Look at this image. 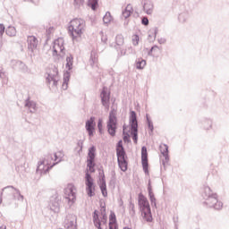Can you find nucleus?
<instances>
[{"instance_id":"54","label":"nucleus","mask_w":229,"mask_h":229,"mask_svg":"<svg viewBox=\"0 0 229 229\" xmlns=\"http://www.w3.org/2000/svg\"><path fill=\"white\" fill-rule=\"evenodd\" d=\"M56 160H58V155L55 154V162H56Z\"/></svg>"},{"instance_id":"36","label":"nucleus","mask_w":229,"mask_h":229,"mask_svg":"<svg viewBox=\"0 0 229 229\" xmlns=\"http://www.w3.org/2000/svg\"><path fill=\"white\" fill-rule=\"evenodd\" d=\"M112 21V14H110V12H106L105 16L103 17V22L104 24H108Z\"/></svg>"},{"instance_id":"4","label":"nucleus","mask_w":229,"mask_h":229,"mask_svg":"<svg viewBox=\"0 0 229 229\" xmlns=\"http://www.w3.org/2000/svg\"><path fill=\"white\" fill-rule=\"evenodd\" d=\"M129 123L132 140L134 144H137L139 140V121L137 120V113L135 111L130 112Z\"/></svg>"},{"instance_id":"23","label":"nucleus","mask_w":229,"mask_h":229,"mask_svg":"<svg viewBox=\"0 0 229 229\" xmlns=\"http://www.w3.org/2000/svg\"><path fill=\"white\" fill-rule=\"evenodd\" d=\"M153 2L147 0L143 4V10L147 13V15H151L153 13Z\"/></svg>"},{"instance_id":"14","label":"nucleus","mask_w":229,"mask_h":229,"mask_svg":"<svg viewBox=\"0 0 229 229\" xmlns=\"http://www.w3.org/2000/svg\"><path fill=\"white\" fill-rule=\"evenodd\" d=\"M138 203L141 213L149 212V210H151L148 199L145 198V196L142 193L139 194Z\"/></svg>"},{"instance_id":"26","label":"nucleus","mask_w":229,"mask_h":229,"mask_svg":"<svg viewBox=\"0 0 229 229\" xmlns=\"http://www.w3.org/2000/svg\"><path fill=\"white\" fill-rule=\"evenodd\" d=\"M146 67V60H144L142 57L138 58L136 60V69L142 70Z\"/></svg>"},{"instance_id":"47","label":"nucleus","mask_w":229,"mask_h":229,"mask_svg":"<svg viewBox=\"0 0 229 229\" xmlns=\"http://www.w3.org/2000/svg\"><path fill=\"white\" fill-rule=\"evenodd\" d=\"M130 208H131V214H135V204L131 203Z\"/></svg>"},{"instance_id":"33","label":"nucleus","mask_w":229,"mask_h":229,"mask_svg":"<svg viewBox=\"0 0 229 229\" xmlns=\"http://www.w3.org/2000/svg\"><path fill=\"white\" fill-rule=\"evenodd\" d=\"M73 57L72 55H70V56L66 57V68L68 69V71H71L72 69V61Z\"/></svg>"},{"instance_id":"49","label":"nucleus","mask_w":229,"mask_h":229,"mask_svg":"<svg viewBox=\"0 0 229 229\" xmlns=\"http://www.w3.org/2000/svg\"><path fill=\"white\" fill-rule=\"evenodd\" d=\"M74 4L76 6H81V4H83V0H74Z\"/></svg>"},{"instance_id":"25","label":"nucleus","mask_w":229,"mask_h":229,"mask_svg":"<svg viewBox=\"0 0 229 229\" xmlns=\"http://www.w3.org/2000/svg\"><path fill=\"white\" fill-rule=\"evenodd\" d=\"M124 46V37L123 34H118L115 38V45L114 48L116 47H123Z\"/></svg>"},{"instance_id":"45","label":"nucleus","mask_w":229,"mask_h":229,"mask_svg":"<svg viewBox=\"0 0 229 229\" xmlns=\"http://www.w3.org/2000/svg\"><path fill=\"white\" fill-rule=\"evenodd\" d=\"M4 25L0 23V37L4 34Z\"/></svg>"},{"instance_id":"20","label":"nucleus","mask_w":229,"mask_h":229,"mask_svg":"<svg viewBox=\"0 0 229 229\" xmlns=\"http://www.w3.org/2000/svg\"><path fill=\"white\" fill-rule=\"evenodd\" d=\"M24 106L25 108H29L30 114H35V112H37V103H35L33 100H30V98L25 100Z\"/></svg>"},{"instance_id":"64","label":"nucleus","mask_w":229,"mask_h":229,"mask_svg":"<svg viewBox=\"0 0 229 229\" xmlns=\"http://www.w3.org/2000/svg\"><path fill=\"white\" fill-rule=\"evenodd\" d=\"M22 66L24 67V69H26V65L25 64H22Z\"/></svg>"},{"instance_id":"21","label":"nucleus","mask_w":229,"mask_h":229,"mask_svg":"<svg viewBox=\"0 0 229 229\" xmlns=\"http://www.w3.org/2000/svg\"><path fill=\"white\" fill-rule=\"evenodd\" d=\"M148 197H149L151 205H154V207H157V199L155 198V193H153V188L151 187V180H148Z\"/></svg>"},{"instance_id":"37","label":"nucleus","mask_w":229,"mask_h":229,"mask_svg":"<svg viewBox=\"0 0 229 229\" xmlns=\"http://www.w3.org/2000/svg\"><path fill=\"white\" fill-rule=\"evenodd\" d=\"M116 51H120L118 53L119 56H126V49L123 48V47H115Z\"/></svg>"},{"instance_id":"27","label":"nucleus","mask_w":229,"mask_h":229,"mask_svg":"<svg viewBox=\"0 0 229 229\" xmlns=\"http://www.w3.org/2000/svg\"><path fill=\"white\" fill-rule=\"evenodd\" d=\"M88 6H90L93 12H96L99 6V0H89Z\"/></svg>"},{"instance_id":"63","label":"nucleus","mask_w":229,"mask_h":229,"mask_svg":"<svg viewBox=\"0 0 229 229\" xmlns=\"http://www.w3.org/2000/svg\"><path fill=\"white\" fill-rule=\"evenodd\" d=\"M210 202H211V203H214V199H210Z\"/></svg>"},{"instance_id":"34","label":"nucleus","mask_w":229,"mask_h":229,"mask_svg":"<svg viewBox=\"0 0 229 229\" xmlns=\"http://www.w3.org/2000/svg\"><path fill=\"white\" fill-rule=\"evenodd\" d=\"M157 35H158V29L155 27L149 30L148 38L153 37V39L155 40V38H157Z\"/></svg>"},{"instance_id":"31","label":"nucleus","mask_w":229,"mask_h":229,"mask_svg":"<svg viewBox=\"0 0 229 229\" xmlns=\"http://www.w3.org/2000/svg\"><path fill=\"white\" fill-rule=\"evenodd\" d=\"M0 78L3 80V83H8V77L6 76V72L0 66Z\"/></svg>"},{"instance_id":"46","label":"nucleus","mask_w":229,"mask_h":229,"mask_svg":"<svg viewBox=\"0 0 229 229\" xmlns=\"http://www.w3.org/2000/svg\"><path fill=\"white\" fill-rule=\"evenodd\" d=\"M101 216H106V207L101 206Z\"/></svg>"},{"instance_id":"1","label":"nucleus","mask_w":229,"mask_h":229,"mask_svg":"<svg viewBox=\"0 0 229 229\" xmlns=\"http://www.w3.org/2000/svg\"><path fill=\"white\" fill-rule=\"evenodd\" d=\"M202 197L206 200L204 205H208L209 208H215V210H221L223 208V202L217 200V194L212 192L210 187H204Z\"/></svg>"},{"instance_id":"56","label":"nucleus","mask_w":229,"mask_h":229,"mask_svg":"<svg viewBox=\"0 0 229 229\" xmlns=\"http://www.w3.org/2000/svg\"><path fill=\"white\" fill-rule=\"evenodd\" d=\"M3 196H0V205H1V203H3Z\"/></svg>"},{"instance_id":"43","label":"nucleus","mask_w":229,"mask_h":229,"mask_svg":"<svg viewBox=\"0 0 229 229\" xmlns=\"http://www.w3.org/2000/svg\"><path fill=\"white\" fill-rule=\"evenodd\" d=\"M132 44H133V46H139V36L138 35H135L132 38Z\"/></svg>"},{"instance_id":"35","label":"nucleus","mask_w":229,"mask_h":229,"mask_svg":"<svg viewBox=\"0 0 229 229\" xmlns=\"http://www.w3.org/2000/svg\"><path fill=\"white\" fill-rule=\"evenodd\" d=\"M116 223H117V218L115 216V213L114 211H111L109 216V224L115 225Z\"/></svg>"},{"instance_id":"3","label":"nucleus","mask_w":229,"mask_h":229,"mask_svg":"<svg viewBox=\"0 0 229 229\" xmlns=\"http://www.w3.org/2000/svg\"><path fill=\"white\" fill-rule=\"evenodd\" d=\"M85 29V21L81 19H73L70 22L68 27V31L72 40H76L77 37H81L83 35V30Z\"/></svg>"},{"instance_id":"5","label":"nucleus","mask_w":229,"mask_h":229,"mask_svg":"<svg viewBox=\"0 0 229 229\" xmlns=\"http://www.w3.org/2000/svg\"><path fill=\"white\" fill-rule=\"evenodd\" d=\"M116 157L118 167L123 173H126L128 171V155H126V150L124 148L116 149Z\"/></svg>"},{"instance_id":"60","label":"nucleus","mask_w":229,"mask_h":229,"mask_svg":"<svg viewBox=\"0 0 229 229\" xmlns=\"http://www.w3.org/2000/svg\"><path fill=\"white\" fill-rule=\"evenodd\" d=\"M102 42H105V43H106V38H102Z\"/></svg>"},{"instance_id":"16","label":"nucleus","mask_w":229,"mask_h":229,"mask_svg":"<svg viewBox=\"0 0 229 229\" xmlns=\"http://www.w3.org/2000/svg\"><path fill=\"white\" fill-rule=\"evenodd\" d=\"M100 98L103 106H110V91H108V88L104 86L102 91L100 92Z\"/></svg>"},{"instance_id":"11","label":"nucleus","mask_w":229,"mask_h":229,"mask_svg":"<svg viewBox=\"0 0 229 229\" xmlns=\"http://www.w3.org/2000/svg\"><path fill=\"white\" fill-rule=\"evenodd\" d=\"M141 165L145 174H149V162L148 160V148L146 146L141 148Z\"/></svg>"},{"instance_id":"57","label":"nucleus","mask_w":229,"mask_h":229,"mask_svg":"<svg viewBox=\"0 0 229 229\" xmlns=\"http://www.w3.org/2000/svg\"><path fill=\"white\" fill-rule=\"evenodd\" d=\"M64 49H65V47H60V51H61V52H64Z\"/></svg>"},{"instance_id":"38","label":"nucleus","mask_w":229,"mask_h":229,"mask_svg":"<svg viewBox=\"0 0 229 229\" xmlns=\"http://www.w3.org/2000/svg\"><path fill=\"white\" fill-rule=\"evenodd\" d=\"M68 82H69V73H67V74L64 75V77L63 89H64V90H67Z\"/></svg>"},{"instance_id":"18","label":"nucleus","mask_w":229,"mask_h":229,"mask_svg":"<svg viewBox=\"0 0 229 229\" xmlns=\"http://www.w3.org/2000/svg\"><path fill=\"white\" fill-rule=\"evenodd\" d=\"M99 174V189L102 192V196H104V198H106V196H108V191H106V180L105 178V171L102 170V172H100Z\"/></svg>"},{"instance_id":"48","label":"nucleus","mask_w":229,"mask_h":229,"mask_svg":"<svg viewBox=\"0 0 229 229\" xmlns=\"http://www.w3.org/2000/svg\"><path fill=\"white\" fill-rule=\"evenodd\" d=\"M158 47L154 46L150 48V50L148 51V55L152 56L153 55V51H155V49H157Z\"/></svg>"},{"instance_id":"8","label":"nucleus","mask_w":229,"mask_h":229,"mask_svg":"<svg viewBox=\"0 0 229 229\" xmlns=\"http://www.w3.org/2000/svg\"><path fill=\"white\" fill-rule=\"evenodd\" d=\"M87 167L91 173H96V147L91 146L89 148Z\"/></svg>"},{"instance_id":"55","label":"nucleus","mask_w":229,"mask_h":229,"mask_svg":"<svg viewBox=\"0 0 229 229\" xmlns=\"http://www.w3.org/2000/svg\"><path fill=\"white\" fill-rule=\"evenodd\" d=\"M0 229H6V225H1Z\"/></svg>"},{"instance_id":"9","label":"nucleus","mask_w":229,"mask_h":229,"mask_svg":"<svg viewBox=\"0 0 229 229\" xmlns=\"http://www.w3.org/2000/svg\"><path fill=\"white\" fill-rule=\"evenodd\" d=\"M65 199H67L70 207L76 201V187L74 184H68L64 190Z\"/></svg>"},{"instance_id":"44","label":"nucleus","mask_w":229,"mask_h":229,"mask_svg":"<svg viewBox=\"0 0 229 229\" xmlns=\"http://www.w3.org/2000/svg\"><path fill=\"white\" fill-rule=\"evenodd\" d=\"M116 149H124V146H123V140H120L116 144Z\"/></svg>"},{"instance_id":"28","label":"nucleus","mask_w":229,"mask_h":229,"mask_svg":"<svg viewBox=\"0 0 229 229\" xmlns=\"http://www.w3.org/2000/svg\"><path fill=\"white\" fill-rule=\"evenodd\" d=\"M5 33L8 35V37H15V35H17V30L13 26H9L5 30Z\"/></svg>"},{"instance_id":"52","label":"nucleus","mask_w":229,"mask_h":229,"mask_svg":"<svg viewBox=\"0 0 229 229\" xmlns=\"http://www.w3.org/2000/svg\"><path fill=\"white\" fill-rule=\"evenodd\" d=\"M109 229H117V225H113L112 224H109Z\"/></svg>"},{"instance_id":"7","label":"nucleus","mask_w":229,"mask_h":229,"mask_svg":"<svg viewBox=\"0 0 229 229\" xmlns=\"http://www.w3.org/2000/svg\"><path fill=\"white\" fill-rule=\"evenodd\" d=\"M85 185L88 196L89 198L96 196V185L94 184V179L89 172L85 174Z\"/></svg>"},{"instance_id":"53","label":"nucleus","mask_w":229,"mask_h":229,"mask_svg":"<svg viewBox=\"0 0 229 229\" xmlns=\"http://www.w3.org/2000/svg\"><path fill=\"white\" fill-rule=\"evenodd\" d=\"M95 62H96V59L91 58L89 61L90 65H94Z\"/></svg>"},{"instance_id":"19","label":"nucleus","mask_w":229,"mask_h":229,"mask_svg":"<svg viewBox=\"0 0 229 229\" xmlns=\"http://www.w3.org/2000/svg\"><path fill=\"white\" fill-rule=\"evenodd\" d=\"M27 42L28 49L33 53V51H35L37 48V46H38V39H37L35 36H28Z\"/></svg>"},{"instance_id":"41","label":"nucleus","mask_w":229,"mask_h":229,"mask_svg":"<svg viewBox=\"0 0 229 229\" xmlns=\"http://www.w3.org/2000/svg\"><path fill=\"white\" fill-rule=\"evenodd\" d=\"M78 148H80V149L78 150V153L80 155V153H81V151H83V140H80L77 143Z\"/></svg>"},{"instance_id":"40","label":"nucleus","mask_w":229,"mask_h":229,"mask_svg":"<svg viewBox=\"0 0 229 229\" xmlns=\"http://www.w3.org/2000/svg\"><path fill=\"white\" fill-rule=\"evenodd\" d=\"M98 129L99 133H103V119L99 118L98 122Z\"/></svg>"},{"instance_id":"42","label":"nucleus","mask_w":229,"mask_h":229,"mask_svg":"<svg viewBox=\"0 0 229 229\" xmlns=\"http://www.w3.org/2000/svg\"><path fill=\"white\" fill-rule=\"evenodd\" d=\"M141 24L143 26H149V20L148 19V17L145 16L141 19Z\"/></svg>"},{"instance_id":"6","label":"nucleus","mask_w":229,"mask_h":229,"mask_svg":"<svg viewBox=\"0 0 229 229\" xmlns=\"http://www.w3.org/2000/svg\"><path fill=\"white\" fill-rule=\"evenodd\" d=\"M106 129L111 137H115V133H117V115L115 111H110Z\"/></svg>"},{"instance_id":"10","label":"nucleus","mask_w":229,"mask_h":229,"mask_svg":"<svg viewBox=\"0 0 229 229\" xmlns=\"http://www.w3.org/2000/svg\"><path fill=\"white\" fill-rule=\"evenodd\" d=\"M60 203H62V197L54 195L50 198L49 208L52 212L58 214L60 212Z\"/></svg>"},{"instance_id":"51","label":"nucleus","mask_w":229,"mask_h":229,"mask_svg":"<svg viewBox=\"0 0 229 229\" xmlns=\"http://www.w3.org/2000/svg\"><path fill=\"white\" fill-rule=\"evenodd\" d=\"M54 30H55V28L50 27L48 30H47V35H50L51 31Z\"/></svg>"},{"instance_id":"50","label":"nucleus","mask_w":229,"mask_h":229,"mask_svg":"<svg viewBox=\"0 0 229 229\" xmlns=\"http://www.w3.org/2000/svg\"><path fill=\"white\" fill-rule=\"evenodd\" d=\"M165 42H166V39L165 38H161L158 39L159 44H165Z\"/></svg>"},{"instance_id":"2","label":"nucleus","mask_w":229,"mask_h":229,"mask_svg":"<svg viewBox=\"0 0 229 229\" xmlns=\"http://www.w3.org/2000/svg\"><path fill=\"white\" fill-rule=\"evenodd\" d=\"M0 196L4 197V199L7 201L8 205H12L13 199H18L19 201L24 200V196L21 194V191L13 186H6L3 188Z\"/></svg>"},{"instance_id":"13","label":"nucleus","mask_w":229,"mask_h":229,"mask_svg":"<svg viewBox=\"0 0 229 229\" xmlns=\"http://www.w3.org/2000/svg\"><path fill=\"white\" fill-rule=\"evenodd\" d=\"M47 162H46V160L40 161L38 164V167L36 170V173H38V174H47V173H49L50 169H53V167H55V165H56V164H58V162L54 163L52 165L47 166Z\"/></svg>"},{"instance_id":"58","label":"nucleus","mask_w":229,"mask_h":229,"mask_svg":"<svg viewBox=\"0 0 229 229\" xmlns=\"http://www.w3.org/2000/svg\"><path fill=\"white\" fill-rule=\"evenodd\" d=\"M1 47H3V42L1 41V38H0V49Z\"/></svg>"},{"instance_id":"32","label":"nucleus","mask_w":229,"mask_h":229,"mask_svg":"<svg viewBox=\"0 0 229 229\" xmlns=\"http://www.w3.org/2000/svg\"><path fill=\"white\" fill-rule=\"evenodd\" d=\"M123 142H131V140H130V133L126 132V127L123 126Z\"/></svg>"},{"instance_id":"12","label":"nucleus","mask_w":229,"mask_h":229,"mask_svg":"<svg viewBox=\"0 0 229 229\" xmlns=\"http://www.w3.org/2000/svg\"><path fill=\"white\" fill-rule=\"evenodd\" d=\"M58 68L54 67L52 68V72H50L47 77V83L48 85H51L52 83V87H56L58 85Z\"/></svg>"},{"instance_id":"62","label":"nucleus","mask_w":229,"mask_h":229,"mask_svg":"<svg viewBox=\"0 0 229 229\" xmlns=\"http://www.w3.org/2000/svg\"><path fill=\"white\" fill-rule=\"evenodd\" d=\"M180 19H182V14L179 15V21H180Z\"/></svg>"},{"instance_id":"24","label":"nucleus","mask_w":229,"mask_h":229,"mask_svg":"<svg viewBox=\"0 0 229 229\" xmlns=\"http://www.w3.org/2000/svg\"><path fill=\"white\" fill-rule=\"evenodd\" d=\"M131 13H133V8L131 7V4H128L124 11H123L122 17L123 19H128Z\"/></svg>"},{"instance_id":"22","label":"nucleus","mask_w":229,"mask_h":229,"mask_svg":"<svg viewBox=\"0 0 229 229\" xmlns=\"http://www.w3.org/2000/svg\"><path fill=\"white\" fill-rule=\"evenodd\" d=\"M161 155L165 157V161L163 160V165H165V162H169V147L165 144L163 147H160Z\"/></svg>"},{"instance_id":"39","label":"nucleus","mask_w":229,"mask_h":229,"mask_svg":"<svg viewBox=\"0 0 229 229\" xmlns=\"http://www.w3.org/2000/svg\"><path fill=\"white\" fill-rule=\"evenodd\" d=\"M204 128L205 130H210L212 128V120L204 121Z\"/></svg>"},{"instance_id":"30","label":"nucleus","mask_w":229,"mask_h":229,"mask_svg":"<svg viewBox=\"0 0 229 229\" xmlns=\"http://www.w3.org/2000/svg\"><path fill=\"white\" fill-rule=\"evenodd\" d=\"M141 214H143V217L144 219H146L148 223H151V221H153V216H151V210L144 211Z\"/></svg>"},{"instance_id":"15","label":"nucleus","mask_w":229,"mask_h":229,"mask_svg":"<svg viewBox=\"0 0 229 229\" xmlns=\"http://www.w3.org/2000/svg\"><path fill=\"white\" fill-rule=\"evenodd\" d=\"M86 131H88L89 137H94L96 131V117L91 116L85 123Z\"/></svg>"},{"instance_id":"59","label":"nucleus","mask_w":229,"mask_h":229,"mask_svg":"<svg viewBox=\"0 0 229 229\" xmlns=\"http://www.w3.org/2000/svg\"><path fill=\"white\" fill-rule=\"evenodd\" d=\"M54 53H55V55H57L58 51L56 49H54Z\"/></svg>"},{"instance_id":"17","label":"nucleus","mask_w":229,"mask_h":229,"mask_svg":"<svg viewBox=\"0 0 229 229\" xmlns=\"http://www.w3.org/2000/svg\"><path fill=\"white\" fill-rule=\"evenodd\" d=\"M77 221H78V216H76V215H68L64 226L67 229H77L78 228Z\"/></svg>"},{"instance_id":"61","label":"nucleus","mask_w":229,"mask_h":229,"mask_svg":"<svg viewBox=\"0 0 229 229\" xmlns=\"http://www.w3.org/2000/svg\"><path fill=\"white\" fill-rule=\"evenodd\" d=\"M48 157H49V158L53 159V156H51V155H48Z\"/></svg>"},{"instance_id":"29","label":"nucleus","mask_w":229,"mask_h":229,"mask_svg":"<svg viewBox=\"0 0 229 229\" xmlns=\"http://www.w3.org/2000/svg\"><path fill=\"white\" fill-rule=\"evenodd\" d=\"M146 119H147L148 128V130H150L148 133L149 135H151V133H153V131L155 130V127L153 126V122L151 121V119H149V115L146 114Z\"/></svg>"}]
</instances>
